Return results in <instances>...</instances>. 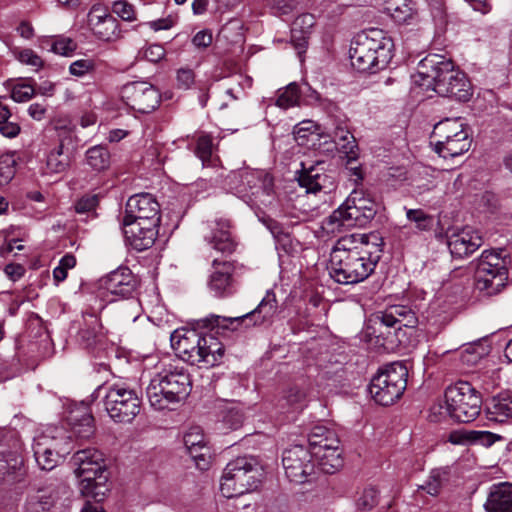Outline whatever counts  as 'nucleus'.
Here are the masks:
<instances>
[{
  "label": "nucleus",
  "instance_id": "nucleus-54",
  "mask_svg": "<svg viewBox=\"0 0 512 512\" xmlns=\"http://www.w3.org/2000/svg\"><path fill=\"white\" fill-rule=\"evenodd\" d=\"M95 69V63L91 59H80L72 62L69 67V72L77 77H82L85 74Z\"/></svg>",
  "mask_w": 512,
  "mask_h": 512
},
{
  "label": "nucleus",
  "instance_id": "nucleus-40",
  "mask_svg": "<svg viewBox=\"0 0 512 512\" xmlns=\"http://www.w3.org/2000/svg\"><path fill=\"white\" fill-rule=\"evenodd\" d=\"M334 141L349 158L354 159L356 157L357 144L350 131L338 127L334 132Z\"/></svg>",
  "mask_w": 512,
  "mask_h": 512
},
{
  "label": "nucleus",
  "instance_id": "nucleus-8",
  "mask_svg": "<svg viewBox=\"0 0 512 512\" xmlns=\"http://www.w3.org/2000/svg\"><path fill=\"white\" fill-rule=\"evenodd\" d=\"M377 213L376 203L362 191L353 190L345 202L322 222V228L328 234L340 232L343 228L363 227Z\"/></svg>",
  "mask_w": 512,
  "mask_h": 512
},
{
  "label": "nucleus",
  "instance_id": "nucleus-53",
  "mask_svg": "<svg viewBox=\"0 0 512 512\" xmlns=\"http://www.w3.org/2000/svg\"><path fill=\"white\" fill-rule=\"evenodd\" d=\"M35 94V88L29 84H17L12 88L11 98L15 102H27Z\"/></svg>",
  "mask_w": 512,
  "mask_h": 512
},
{
  "label": "nucleus",
  "instance_id": "nucleus-33",
  "mask_svg": "<svg viewBox=\"0 0 512 512\" xmlns=\"http://www.w3.org/2000/svg\"><path fill=\"white\" fill-rule=\"evenodd\" d=\"M23 459L16 454L0 458V479L11 482L20 481L23 476Z\"/></svg>",
  "mask_w": 512,
  "mask_h": 512
},
{
  "label": "nucleus",
  "instance_id": "nucleus-51",
  "mask_svg": "<svg viewBox=\"0 0 512 512\" xmlns=\"http://www.w3.org/2000/svg\"><path fill=\"white\" fill-rule=\"evenodd\" d=\"M315 24V18L312 14L304 13L299 15L292 24V33L307 35Z\"/></svg>",
  "mask_w": 512,
  "mask_h": 512
},
{
  "label": "nucleus",
  "instance_id": "nucleus-38",
  "mask_svg": "<svg viewBox=\"0 0 512 512\" xmlns=\"http://www.w3.org/2000/svg\"><path fill=\"white\" fill-rule=\"evenodd\" d=\"M4 97L0 96V133L7 138H14L20 133V125L16 121H11V112L6 104L3 103Z\"/></svg>",
  "mask_w": 512,
  "mask_h": 512
},
{
  "label": "nucleus",
  "instance_id": "nucleus-9",
  "mask_svg": "<svg viewBox=\"0 0 512 512\" xmlns=\"http://www.w3.org/2000/svg\"><path fill=\"white\" fill-rule=\"evenodd\" d=\"M480 410V395L469 382L465 381H460L446 389L444 405L439 404L432 407L433 413L447 415L462 423L476 419Z\"/></svg>",
  "mask_w": 512,
  "mask_h": 512
},
{
  "label": "nucleus",
  "instance_id": "nucleus-17",
  "mask_svg": "<svg viewBox=\"0 0 512 512\" xmlns=\"http://www.w3.org/2000/svg\"><path fill=\"white\" fill-rule=\"evenodd\" d=\"M282 465L286 477L297 484L310 481L316 470L311 448L302 445H294L284 450Z\"/></svg>",
  "mask_w": 512,
  "mask_h": 512
},
{
  "label": "nucleus",
  "instance_id": "nucleus-36",
  "mask_svg": "<svg viewBox=\"0 0 512 512\" xmlns=\"http://www.w3.org/2000/svg\"><path fill=\"white\" fill-rule=\"evenodd\" d=\"M301 91L297 83L292 82L285 88L278 90L275 105L282 109H288L300 104Z\"/></svg>",
  "mask_w": 512,
  "mask_h": 512
},
{
  "label": "nucleus",
  "instance_id": "nucleus-52",
  "mask_svg": "<svg viewBox=\"0 0 512 512\" xmlns=\"http://www.w3.org/2000/svg\"><path fill=\"white\" fill-rule=\"evenodd\" d=\"M112 10L125 21H134L136 14L133 5L126 0H118L113 3Z\"/></svg>",
  "mask_w": 512,
  "mask_h": 512
},
{
  "label": "nucleus",
  "instance_id": "nucleus-35",
  "mask_svg": "<svg viewBox=\"0 0 512 512\" xmlns=\"http://www.w3.org/2000/svg\"><path fill=\"white\" fill-rule=\"evenodd\" d=\"M70 164L68 153L64 152V145L60 143L52 149L46 159V173H62Z\"/></svg>",
  "mask_w": 512,
  "mask_h": 512
},
{
  "label": "nucleus",
  "instance_id": "nucleus-1",
  "mask_svg": "<svg viewBox=\"0 0 512 512\" xmlns=\"http://www.w3.org/2000/svg\"><path fill=\"white\" fill-rule=\"evenodd\" d=\"M381 257V245L370 242L368 235L342 236L330 253L329 275L339 284H358L372 275Z\"/></svg>",
  "mask_w": 512,
  "mask_h": 512
},
{
  "label": "nucleus",
  "instance_id": "nucleus-5",
  "mask_svg": "<svg viewBox=\"0 0 512 512\" xmlns=\"http://www.w3.org/2000/svg\"><path fill=\"white\" fill-rule=\"evenodd\" d=\"M171 346L183 361L212 367L223 357V344L212 334L201 335L196 330L179 328L170 336Z\"/></svg>",
  "mask_w": 512,
  "mask_h": 512
},
{
  "label": "nucleus",
  "instance_id": "nucleus-64",
  "mask_svg": "<svg viewBox=\"0 0 512 512\" xmlns=\"http://www.w3.org/2000/svg\"><path fill=\"white\" fill-rule=\"evenodd\" d=\"M4 273L10 280L15 282L24 275L25 268L21 264L11 263L5 266Z\"/></svg>",
  "mask_w": 512,
  "mask_h": 512
},
{
  "label": "nucleus",
  "instance_id": "nucleus-25",
  "mask_svg": "<svg viewBox=\"0 0 512 512\" xmlns=\"http://www.w3.org/2000/svg\"><path fill=\"white\" fill-rule=\"evenodd\" d=\"M103 288L113 296L127 298L135 291L136 280L129 268L120 267L104 278Z\"/></svg>",
  "mask_w": 512,
  "mask_h": 512
},
{
  "label": "nucleus",
  "instance_id": "nucleus-56",
  "mask_svg": "<svg viewBox=\"0 0 512 512\" xmlns=\"http://www.w3.org/2000/svg\"><path fill=\"white\" fill-rule=\"evenodd\" d=\"M9 157L0 158V185L8 184L14 177L15 169Z\"/></svg>",
  "mask_w": 512,
  "mask_h": 512
},
{
  "label": "nucleus",
  "instance_id": "nucleus-26",
  "mask_svg": "<svg viewBox=\"0 0 512 512\" xmlns=\"http://www.w3.org/2000/svg\"><path fill=\"white\" fill-rule=\"evenodd\" d=\"M56 436L43 434L34 440V456L42 470H52L58 462L60 451Z\"/></svg>",
  "mask_w": 512,
  "mask_h": 512
},
{
  "label": "nucleus",
  "instance_id": "nucleus-32",
  "mask_svg": "<svg viewBox=\"0 0 512 512\" xmlns=\"http://www.w3.org/2000/svg\"><path fill=\"white\" fill-rule=\"evenodd\" d=\"M449 440L453 444L469 442L472 444H478L488 448L497 441L503 440V437L499 434L492 433L490 431L471 430L465 432H453L450 434Z\"/></svg>",
  "mask_w": 512,
  "mask_h": 512
},
{
  "label": "nucleus",
  "instance_id": "nucleus-12",
  "mask_svg": "<svg viewBox=\"0 0 512 512\" xmlns=\"http://www.w3.org/2000/svg\"><path fill=\"white\" fill-rule=\"evenodd\" d=\"M407 377L408 370L403 363H390L372 378L369 392L380 405H391L402 396L407 386Z\"/></svg>",
  "mask_w": 512,
  "mask_h": 512
},
{
  "label": "nucleus",
  "instance_id": "nucleus-63",
  "mask_svg": "<svg viewBox=\"0 0 512 512\" xmlns=\"http://www.w3.org/2000/svg\"><path fill=\"white\" fill-rule=\"evenodd\" d=\"M483 353L475 347L466 348L461 354V361L467 365H475L482 358Z\"/></svg>",
  "mask_w": 512,
  "mask_h": 512
},
{
  "label": "nucleus",
  "instance_id": "nucleus-49",
  "mask_svg": "<svg viewBox=\"0 0 512 512\" xmlns=\"http://www.w3.org/2000/svg\"><path fill=\"white\" fill-rule=\"evenodd\" d=\"M165 56V49L159 44H152L148 47L142 48L138 51L136 59L147 60L153 63H157L162 60Z\"/></svg>",
  "mask_w": 512,
  "mask_h": 512
},
{
  "label": "nucleus",
  "instance_id": "nucleus-60",
  "mask_svg": "<svg viewBox=\"0 0 512 512\" xmlns=\"http://www.w3.org/2000/svg\"><path fill=\"white\" fill-rule=\"evenodd\" d=\"M269 5L277 15H287L293 11L296 2L294 0H269Z\"/></svg>",
  "mask_w": 512,
  "mask_h": 512
},
{
  "label": "nucleus",
  "instance_id": "nucleus-61",
  "mask_svg": "<svg viewBox=\"0 0 512 512\" xmlns=\"http://www.w3.org/2000/svg\"><path fill=\"white\" fill-rule=\"evenodd\" d=\"M212 41H213L212 33L207 29L197 32L194 35V37L192 38V44L197 49H206L207 47H209L212 44Z\"/></svg>",
  "mask_w": 512,
  "mask_h": 512
},
{
  "label": "nucleus",
  "instance_id": "nucleus-46",
  "mask_svg": "<svg viewBox=\"0 0 512 512\" xmlns=\"http://www.w3.org/2000/svg\"><path fill=\"white\" fill-rule=\"evenodd\" d=\"M317 129L316 124L311 120H304L298 123L293 130L294 138L300 145H305L310 137H314Z\"/></svg>",
  "mask_w": 512,
  "mask_h": 512
},
{
  "label": "nucleus",
  "instance_id": "nucleus-44",
  "mask_svg": "<svg viewBox=\"0 0 512 512\" xmlns=\"http://www.w3.org/2000/svg\"><path fill=\"white\" fill-rule=\"evenodd\" d=\"M379 492L374 487H366L357 493L356 507L360 510H371L378 504Z\"/></svg>",
  "mask_w": 512,
  "mask_h": 512
},
{
  "label": "nucleus",
  "instance_id": "nucleus-59",
  "mask_svg": "<svg viewBox=\"0 0 512 512\" xmlns=\"http://www.w3.org/2000/svg\"><path fill=\"white\" fill-rule=\"evenodd\" d=\"M18 60L26 65L34 67L36 70L42 67V59L31 49H24L18 53Z\"/></svg>",
  "mask_w": 512,
  "mask_h": 512
},
{
  "label": "nucleus",
  "instance_id": "nucleus-13",
  "mask_svg": "<svg viewBox=\"0 0 512 512\" xmlns=\"http://www.w3.org/2000/svg\"><path fill=\"white\" fill-rule=\"evenodd\" d=\"M313 460L324 473L332 474L343 466L340 441L336 433L324 426H315L309 436Z\"/></svg>",
  "mask_w": 512,
  "mask_h": 512
},
{
  "label": "nucleus",
  "instance_id": "nucleus-7",
  "mask_svg": "<svg viewBox=\"0 0 512 512\" xmlns=\"http://www.w3.org/2000/svg\"><path fill=\"white\" fill-rule=\"evenodd\" d=\"M228 185L251 207H266L274 198V181L265 170L245 168L232 172Z\"/></svg>",
  "mask_w": 512,
  "mask_h": 512
},
{
  "label": "nucleus",
  "instance_id": "nucleus-42",
  "mask_svg": "<svg viewBox=\"0 0 512 512\" xmlns=\"http://www.w3.org/2000/svg\"><path fill=\"white\" fill-rule=\"evenodd\" d=\"M446 472L441 469H434L428 476L425 484L419 486V490L425 491L431 496H437L445 481Z\"/></svg>",
  "mask_w": 512,
  "mask_h": 512
},
{
  "label": "nucleus",
  "instance_id": "nucleus-62",
  "mask_svg": "<svg viewBox=\"0 0 512 512\" xmlns=\"http://www.w3.org/2000/svg\"><path fill=\"white\" fill-rule=\"evenodd\" d=\"M194 83V73L191 69H180L177 72V84L180 88L188 89Z\"/></svg>",
  "mask_w": 512,
  "mask_h": 512
},
{
  "label": "nucleus",
  "instance_id": "nucleus-20",
  "mask_svg": "<svg viewBox=\"0 0 512 512\" xmlns=\"http://www.w3.org/2000/svg\"><path fill=\"white\" fill-rule=\"evenodd\" d=\"M123 231L126 242L137 251L146 250L154 244L158 226L149 222L129 221L123 218Z\"/></svg>",
  "mask_w": 512,
  "mask_h": 512
},
{
  "label": "nucleus",
  "instance_id": "nucleus-4",
  "mask_svg": "<svg viewBox=\"0 0 512 512\" xmlns=\"http://www.w3.org/2000/svg\"><path fill=\"white\" fill-rule=\"evenodd\" d=\"M394 43L382 29L370 28L351 42V65L360 72L375 73L385 69L393 58Z\"/></svg>",
  "mask_w": 512,
  "mask_h": 512
},
{
  "label": "nucleus",
  "instance_id": "nucleus-58",
  "mask_svg": "<svg viewBox=\"0 0 512 512\" xmlns=\"http://www.w3.org/2000/svg\"><path fill=\"white\" fill-rule=\"evenodd\" d=\"M76 49V44L70 38H59L52 44V51L62 56H68Z\"/></svg>",
  "mask_w": 512,
  "mask_h": 512
},
{
  "label": "nucleus",
  "instance_id": "nucleus-39",
  "mask_svg": "<svg viewBox=\"0 0 512 512\" xmlns=\"http://www.w3.org/2000/svg\"><path fill=\"white\" fill-rule=\"evenodd\" d=\"M214 145L209 135H201L197 139L195 154L202 161L203 166L216 164V157L213 155Z\"/></svg>",
  "mask_w": 512,
  "mask_h": 512
},
{
  "label": "nucleus",
  "instance_id": "nucleus-48",
  "mask_svg": "<svg viewBox=\"0 0 512 512\" xmlns=\"http://www.w3.org/2000/svg\"><path fill=\"white\" fill-rule=\"evenodd\" d=\"M56 491L52 488L39 489L36 493L31 495V505L40 503L42 509L49 510L56 502Z\"/></svg>",
  "mask_w": 512,
  "mask_h": 512
},
{
  "label": "nucleus",
  "instance_id": "nucleus-27",
  "mask_svg": "<svg viewBox=\"0 0 512 512\" xmlns=\"http://www.w3.org/2000/svg\"><path fill=\"white\" fill-rule=\"evenodd\" d=\"M213 270L209 275L208 288L214 296L222 297L233 293V267L229 262L213 260Z\"/></svg>",
  "mask_w": 512,
  "mask_h": 512
},
{
  "label": "nucleus",
  "instance_id": "nucleus-16",
  "mask_svg": "<svg viewBox=\"0 0 512 512\" xmlns=\"http://www.w3.org/2000/svg\"><path fill=\"white\" fill-rule=\"evenodd\" d=\"M277 309L278 305L274 292L267 291L254 310L236 317L211 316L205 320V323L223 328L232 327V329H237L241 324H245L246 327L262 325L272 320L277 313Z\"/></svg>",
  "mask_w": 512,
  "mask_h": 512
},
{
  "label": "nucleus",
  "instance_id": "nucleus-45",
  "mask_svg": "<svg viewBox=\"0 0 512 512\" xmlns=\"http://www.w3.org/2000/svg\"><path fill=\"white\" fill-rule=\"evenodd\" d=\"M305 392L296 386H292L283 391L279 400L282 408L299 407L305 400Z\"/></svg>",
  "mask_w": 512,
  "mask_h": 512
},
{
  "label": "nucleus",
  "instance_id": "nucleus-31",
  "mask_svg": "<svg viewBox=\"0 0 512 512\" xmlns=\"http://www.w3.org/2000/svg\"><path fill=\"white\" fill-rule=\"evenodd\" d=\"M77 337L80 344L85 348L102 344L105 340V332L100 320L94 315H89L79 329Z\"/></svg>",
  "mask_w": 512,
  "mask_h": 512
},
{
  "label": "nucleus",
  "instance_id": "nucleus-28",
  "mask_svg": "<svg viewBox=\"0 0 512 512\" xmlns=\"http://www.w3.org/2000/svg\"><path fill=\"white\" fill-rule=\"evenodd\" d=\"M67 421L78 438L88 439L95 432L94 417L86 406L71 410L67 416Z\"/></svg>",
  "mask_w": 512,
  "mask_h": 512
},
{
  "label": "nucleus",
  "instance_id": "nucleus-14",
  "mask_svg": "<svg viewBox=\"0 0 512 512\" xmlns=\"http://www.w3.org/2000/svg\"><path fill=\"white\" fill-rule=\"evenodd\" d=\"M508 269L500 253L484 251L475 271L476 288L487 296L499 293L507 284Z\"/></svg>",
  "mask_w": 512,
  "mask_h": 512
},
{
  "label": "nucleus",
  "instance_id": "nucleus-15",
  "mask_svg": "<svg viewBox=\"0 0 512 512\" xmlns=\"http://www.w3.org/2000/svg\"><path fill=\"white\" fill-rule=\"evenodd\" d=\"M140 399L136 393L114 384L107 388L104 397V406L108 415L117 423H130L140 412Z\"/></svg>",
  "mask_w": 512,
  "mask_h": 512
},
{
  "label": "nucleus",
  "instance_id": "nucleus-18",
  "mask_svg": "<svg viewBox=\"0 0 512 512\" xmlns=\"http://www.w3.org/2000/svg\"><path fill=\"white\" fill-rule=\"evenodd\" d=\"M121 96L127 106L140 113L152 112L161 101L159 90L146 81H136L124 85Z\"/></svg>",
  "mask_w": 512,
  "mask_h": 512
},
{
  "label": "nucleus",
  "instance_id": "nucleus-34",
  "mask_svg": "<svg viewBox=\"0 0 512 512\" xmlns=\"http://www.w3.org/2000/svg\"><path fill=\"white\" fill-rule=\"evenodd\" d=\"M110 162V152L103 145H95L86 151V163L95 171L106 170Z\"/></svg>",
  "mask_w": 512,
  "mask_h": 512
},
{
  "label": "nucleus",
  "instance_id": "nucleus-55",
  "mask_svg": "<svg viewBox=\"0 0 512 512\" xmlns=\"http://www.w3.org/2000/svg\"><path fill=\"white\" fill-rule=\"evenodd\" d=\"M99 202L96 194H87L81 197L75 204L77 213H87L94 211Z\"/></svg>",
  "mask_w": 512,
  "mask_h": 512
},
{
  "label": "nucleus",
  "instance_id": "nucleus-37",
  "mask_svg": "<svg viewBox=\"0 0 512 512\" xmlns=\"http://www.w3.org/2000/svg\"><path fill=\"white\" fill-rule=\"evenodd\" d=\"M385 9L398 23L408 22L414 15V10L407 0H389Z\"/></svg>",
  "mask_w": 512,
  "mask_h": 512
},
{
  "label": "nucleus",
  "instance_id": "nucleus-43",
  "mask_svg": "<svg viewBox=\"0 0 512 512\" xmlns=\"http://www.w3.org/2000/svg\"><path fill=\"white\" fill-rule=\"evenodd\" d=\"M94 34L103 41H112L119 35L118 22L110 16L93 30Z\"/></svg>",
  "mask_w": 512,
  "mask_h": 512
},
{
  "label": "nucleus",
  "instance_id": "nucleus-3",
  "mask_svg": "<svg viewBox=\"0 0 512 512\" xmlns=\"http://www.w3.org/2000/svg\"><path fill=\"white\" fill-rule=\"evenodd\" d=\"M191 392L190 376L184 367L175 363H161L146 387L150 406L162 411L184 401Z\"/></svg>",
  "mask_w": 512,
  "mask_h": 512
},
{
  "label": "nucleus",
  "instance_id": "nucleus-29",
  "mask_svg": "<svg viewBox=\"0 0 512 512\" xmlns=\"http://www.w3.org/2000/svg\"><path fill=\"white\" fill-rule=\"evenodd\" d=\"M486 416L491 422L508 424L512 421V396L498 394L486 404Z\"/></svg>",
  "mask_w": 512,
  "mask_h": 512
},
{
  "label": "nucleus",
  "instance_id": "nucleus-47",
  "mask_svg": "<svg viewBox=\"0 0 512 512\" xmlns=\"http://www.w3.org/2000/svg\"><path fill=\"white\" fill-rule=\"evenodd\" d=\"M406 217L418 231H428L432 227V218L421 209H407Z\"/></svg>",
  "mask_w": 512,
  "mask_h": 512
},
{
  "label": "nucleus",
  "instance_id": "nucleus-24",
  "mask_svg": "<svg viewBox=\"0 0 512 512\" xmlns=\"http://www.w3.org/2000/svg\"><path fill=\"white\" fill-rule=\"evenodd\" d=\"M183 442L196 466L201 470H206L209 465L210 449L207 446L202 429L198 426L191 427L184 434Z\"/></svg>",
  "mask_w": 512,
  "mask_h": 512
},
{
  "label": "nucleus",
  "instance_id": "nucleus-30",
  "mask_svg": "<svg viewBox=\"0 0 512 512\" xmlns=\"http://www.w3.org/2000/svg\"><path fill=\"white\" fill-rule=\"evenodd\" d=\"M484 506L487 512H512V484L495 485Z\"/></svg>",
  "mask_w": 512,
  "mask_h": 512
},
{
  "label": "nucleus",
  "instance_id": "nucleus-2",
  "mask_svg": "<svg viewBox=\"0 0 512 512\" xmlns=\"http://www.w3.org/2000/svg\"><path fill=\"white\" fill-rule=\"evenodd\" d=\"M418 75L423 85L432 86L440 96L454 97L466 102L472 96L465 74L455 69L453 62L445 56L430 54L419 62Z\"/></svg>",
  "mask_w": 512,
  "mask_h": 512
},
{
  "label": "nucleus",
  "instance_id": "nucleus-6",
  "mask_svg": "<svg viewBox=\"0 0 512 512\" xmlns=\"http://www.w3.org/2000/svg\"><path fill=\"white\" fill-rule=\"evenodd\" d=\"M71 463L79 479L81 494L96 502L102 501L108 492V473L102 452L96 448L79 450L73 455Z\"/></svg>",
  "mask_w": 512,
  "mask_h": 512
},
{
  "label": "nucleus",
  "instance_id": "nucleus-41",
  "mask_svg": "<svg viewBox=\"0 0 512 512\" xmlns=\"http://www.w3.org/2000/svg\"><path fill=\"white\" fill-rule=\"evenodd\" d=\"M244 414L241 407L234 403H229L222 410V423L225 428L236 430L242 426Z\"/></svg>",
  "mask_w": 512,
  "mask_h": 512
},
{
  "label": "nucleus",
  "instance_id": "nucleus-22",
  "mask_svg": "<svg viewBox=\"0 0 512 512\" xmlns=\"http://www.w3.org/2000/svg\"><path fill=\"white\" fill-rule=\"evenodd\" d=\"M208 232L204 234L205 241L214 250L230 254L235 249V242L231 234V222L219 218L207 224Z\"/></svg>",
  "mask_w": 512,
  "mask_h": 512
},
{
  "label": "nucleus",
  "instance_id": "nucleus-10",
  "mask_svg": "<svg viewBox=\"0 0 512 512\" xmlns=\"http://www.w3.org/2000/svg\"><path fill=\"white\" fill-rule=\"evenodd\" d=\"M260 477V468L253 458L239 457L226 465L220 491L226 498L243 495L258 487Z\"/></svg>",
  "mask_w": 512,
  "mask_h": 512
},
{
  "label": "nucleus",
  "instance_id": "nucleus-23",
  "mask_svg": "<svg viewBox=\"0 0 512 512\" xmlns=\"http://www.w3.org/2000/svg\"><path fill=\"white\" fill-rule=\"evenodd\" d=\"M483 244L480 233L472 227H464L448 238V247L453 256L463 258L474 253Z\"/></svg>",
  "mask_w": 512,
  "mask_h": 512
},
{
  "label": "nucleus",
  "instance_id": "nucleus-50",
  "mask_svg": "<svg viewBox=\"0 0 512 512\" xmlns=\"http://www.w3.org/2000/svg\"><path fill=\"white\" fill-rule=\"evenodd\" d=\"M394 315L397 317L398 324L403 325L405 327H415L418 320L415 313L406 306L395 305L394 306Z\"/></svg>",
  "mask_w": 512,
  "mask_h": 512
},
{
  "label": "nucleus",
  "instance_id": "nucleus-19",
  "mask_svg": "<svg viewBox=\"0 0 512 512\" xmlns=\"http://www.w3.org/2000/svg\"><path fill=\"white\" fill-rule=\"evenodd\" d=\"M125 219L129 221H142L159 225L160 207L156 199L149 193L131 196L125 209Z\"/></svg>",
  "mask_w": 512,
  "mask_h": 512
},
{
  "label": "nucleus",
  "instance_id": "nucleus-11",
  "mask_svg": "<svg viewBox=\"0 0 512 512\" xmlns=\"http://www.w3.org/2000/svg\"><path fill=\"white\" fill-rule=\"evenodd\" d=\"M431 142L434 151L444 159L466 153L471 146L468 133L461 118H446L434 125Z\"/></svg>",
  "mask_w": 512,
  "mask_h": 512
},
{
  "label": "nucleus",
  "instance_id": "nucleus-57",
  "mask_svg": "<svg viewBox=\"0 0 512 512\" xmlns=\"http://www.w3.org/2000/svg\"><path fill=\"white\" fill-rule=\"evenodd\" d=\"M111 15L107 12L106 9L102 8L100 5L92 6L89 14H88V24L94 30L98 27L106 18H109Z\"/></svg>",
  "mask_w": 512,
  "mask_h": 512
},
{
  "label": "nucleus",
  "instance_id": "nucleus-21",
  "mask_svg": "<svg viewBox=\"0 0 512 512\" xmlns=\"http://www.w3.org/2000/svg\"><path fill=\"white\" fill-rule=\"evenodd\" d=\"M298 182L305 188L306 193L314 195H327L336 188L334 177L325 173L320 164L309 168L303 167L298 176Z\"/></svg>",
  "mask_w": 512,
  "mask_h": 512
}]
</instances>
